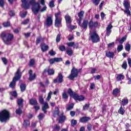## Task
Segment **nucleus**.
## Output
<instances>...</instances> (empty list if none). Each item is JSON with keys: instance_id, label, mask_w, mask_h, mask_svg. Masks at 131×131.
<instances>
[{"instance_id": "nucleus-1", "label": "nucleus", "mask_w": 131, "mask_h": 131, "mask_svg": "<svg viewBox=\"0 0 131 131\" xmlns=\"http://www.w3.org/2000/svg\"><path fill=\"white\" fill-rule=\"evenodd\" d=\"M1 38L3 40L5 45L9 46L11 45V42L10 41H12L14 39V35L8 33L7 31H5L1 33Z\"/></svg>"}, {"instance_id": "nucleus-2", "label": "nucleus", "mask_w": 131, "mask_h": 131, "mask_svg": "<svg viewBox=\"0 0 131 131\" xmlns=\"http://www.w3.org/2000/svg\"><path fill=\"white\" fill-rule=\"evenodd\" d=\"M20 71V68H18L15 74V76L14 77L12 81L9 84L10 88L14 89V88L16 86V81L19 80V79L21 78V77L22 76V74H21Z\"/></svg>"}, {"instance_id": "nucleus-3", "label": "nucleus", "mask_w": 131, "mask_h": 131, "mask_svg": "<svg viewBox=\"0 0 131 131\" xmlns=\"http://www.w3.org/2000/svg\"><path fill=\"white\" fill-rule=\"evenodd\" d=\"M10 118V113L7 110H3L0 112V121L5 122Z\"/></svg>"}, {"instance_id": "nucleus-4", "label": "nucleus", "mask_w": 131, "mask_h": 131, "mask_svg": "<svg viewBox=\"0 0 131 131\" xmlns=\"http://www.w3.org/2000/svg\"><path fill=\"white\" fill-rule=\"evenodd\" d=\"M89 39H91L92 42H99V41H100V36L97 34L96 31H94L93 32L90 33V37H89Z\"/></svg>"}, {"instance_id": "nucleus-5", "label": "nucleus", "mask_w": 131, "mask_h": 131, "mask_svg": "<svg viewBox=\"0 0 131 131\" xmlns=\"http://www.w3.org/2000/svg\"><path fill=\"white\" fill-rule=\"evenodd\" d=\"M78 72H79L78 69L75 68H73L71 70V74L69 75L68 78H69L71 80H73L74 78L78 76Z\"/></svg>"}, {"instance_id": "nucleus-6", "label": "nucleus", "mask_w": 131, "mask_h": 131, "mask_svg": "<svg viewBox=\"0 0 131 131\" xmlns=\"http://www.w3.org/2000/svg\"><path fill=\"white\" fill-rule=\"evenodd\" d=\"M123 5L125 9V10H124V13L127 14L129 16H130V11H129V8H130V4H129V3L126 1H124L123 2Z\"/></svg>"}, {"instance_id": "nucleus-7", "label": "nucleus", "mask_w": 131, "mask_h": 131, "mask_svg": "<svg viewBox=\"0 0 131 131\" xmlns=\"http://www.w3.org/2000/svg\"><path fill=\"white\" fill-rule=\"evenodd\" d=\"M40 10V5L38 3H36L32 7V11L35 15H36Z\"/></svg>"}, {"instance_id": "nucleus-8", "label": "nucleus", "mask_w": 131, "mask_h": 131, "mask_svg": "<svg viewBox=\"0 0 131 131\" xmlns=\"http://www.w3.org/2000/svg\"><path fill=\"white\" fill-rule=\"evenodd\" d=\"M53 25V17L52 16H47L46 22L44 23V26L50 27Z\"/></svg>"}, {"instance_id": "nucleus-9", "label": "nucleus", "mask_w": 131, "mask_h": 131, "mask_svg": "<svg viewBox=\"0 0 131 131\" xmlns=\"http://www.w3.org/2000/svg\"><path fill=\"white\" fill-rule=\"evenodd\" d=\"M63 75L61 73H59L57 78L53 80L54 83H62L63 82Z\"/></svg>"}, {"instance_id": "nucleus-10", "label": "nucleus", "mask_w": 131, "mask_h": 131, "mask_svg": "<svg viewBox=\"0 0 131 131\" xmlns=\"http://www.w3.org/2000/svg\"><path fill=\"white\" fill-rule=\"evenodd\" d=\"M98 22L95 21L94 23L93 20H91L89 21L88 25L90 29H93L94 28L98 27Z\"/></svg>"}, {"instance_id": "nucleus-11", "label": "nucleus", "mask_w": 131, "mask_h": 131, "mask_svg": "<svg viewBox=\"0 0 131 131\" xmlns=\"http://www.w3.org/2000/svg\"><path fill=\"white\" fill-rule=\"evenodd\" d=\"M113 26H112V25L111 24H109L107 27H106V34H105V36H109V35H110V34H111V32H112V30L111 29H112Z\"/></svg>"}, {"instance_id": "nucleus-12", "label": "nucleus", "mask_w": 131, "mask_h": 131, "mask_svg": "<svg viewBox=\"0 0 131 131\" xmlns=\"http://www.w3.org/2000/svg\"><path fill=\"white\" fill-rule=\"evenodd\" d=\"M73 99H74L75 101H79V102H81V101H83V100H84L85 98L83 96H79L78 94H76Z\"/></svg>"}, {"instance_id": "nucleus-13", "label": "nucleus", "mask_w": 131, "mask_h": 131, "mask_svg": "<svg viewBox=\"0 0 131 131\" xmlns=\"http://www.w3.org/2000/svg\"><path fill=\"white\" fill-rule=\"evenodd\" d=\"M66 23L67 26L68 25H70L72 23V20L71 19V16L69 15V14H67L65 17Z\"/></svg>"}, {"instance_id": "nucleus-14", "label": "nucleus", "mask_w": 131, "mask_h": 131, "mask_svg": "<svg viewBox=\"0 0 131 131\" xmlns=\"http://www.w3.org/2000/svg\"><path fill=\"white\" fill-rule=\"evenodd\" d=\"M29 80L32 81V80H34V79H35L36 77V74L34 73L33 75H32V70H30L29 71Z\"/></svg>"}, {"instance_id": "nucleus-15", "label": "nucleus", "mask_w": 131, "mask_h": 131, "mask_svg": "<svg viewBox=\"0 0 131 131\" xmlns=\"http://www.w3.org/2000/svg\"><path fill=\"white\" fill-rule=\"evenodd\" d=\"M40 48L42 52H47L49 50V46L46 45L45 43H41L40 45Z\"/></svg>"}, {"instance_id": "nucleus-16", "label": "nucleus", "mask_w": 131, "mask_h": 131, "mask_svg": "<svg viewBox=\"0 0 131 131\" xmlns=\"http://www.w3.org/2000/svg\"><path fill=\"white\" fill-rule=\"evenodd\" d=\"M89 120H91V118L89 117H82L80 118L79 121L80 122H82V123H85L88 122Z\"/></svg>"}, {"instance_id": "nucleus-17", "label": "nucleus", "mask_w": 131, "mask_h": 131, "mask_svg": "<svg viewBox=\"0 0 131 131\" xmlns=\"http://www.w3.org/2000/svg\"><path fill=\"white\" fill-rule=\"evenodd\" d=\"M21 2L22 8H24V9H28L29 8V5H27V3H28V0H21Z\"/></svg>"}, {"instance_id": "nucleus-18", "label": "nucleus", "mask_w": 131, "mask_h": 131, "mask_svg": "<svg viewBox=\"0 0 131 131\" xmlns=\"http://www.w3.org/2000/svg\"><path fill=\"white\" fill-rule=\"evenodd\" d=\"M43 105L42 107V110L44 112L45 114H47V109H49L50 107L49 106V104L47 102H45Z\"/></svg>"}, {"instance_id": "nucleus-19", "label": "nucleus", "mask_w": 131, "mask_h": 131, "mask_svg": "<svg viewBox=\"0 0 131 131\" xmlns=\"http://www.w3.org/2000/svg\"><path fill=\"white\" fill-rule=\"evenodd\" d=\"M46 72H48V75H54L55 74V71L53 69H50V70H44L43 72H42V74H45Z\"/></svg>"}, {"instance_id": "nucleus-20", "label": "nucleus", "mask_w": 131, "mask_h": 131, "mask_svg": "<svg viewBox=\"0 0 131 131\" xmlns=\"http://www.w3.org/2000/svg\"><path fill=\"white\" fill-rule=\"evenodd\" d=\"M30 105H33L34 106H37L38 105V103L37 102V100L36 99L32 98L29 100Z\"/></svg>"}, {"instance_id": "nucleus-21", "label": "nucleus", "mask_w": 131, "mask_h": 131, "mask_svg": "<svg viewBox=\"0 0 131 131\" xmlns=\"http://www.w3.org/2000/svg\"><path fill=\"white\" fill-rule=\"evenodd\" d=\"M88 24H89V20L84 19L83 21L81 27L84 29H86V28H88Z\"/></svg>"}, {"instance_id": "nucleus-22", "label": "nucleus", "mask_w": 131, "mask_h": 131, "mask_svg": "<svg viewBox=\"0 0 131 131\" xmlns=\"http://www.w3.org/2000/svg\"><path fill=\"white\" fill-rule=\"evenodd\" d=\"M61 23H62V19L61 18L55 19V27H59V26L61 25Z\"/></svg>"}, {"instance_id": "nucleus-23", "label": "nucleus", "mask_w": 131, "mask_h": 131, "mask_svg": "<svg viewBox=\"0 0 131 131\" xmlns=\"http://www.w3.org/2000/svg\"><path fill=\"white\" fill-rule=\"evenodd\" d=\"M84 15V11H81L80 12L78 13V16L79 17V18H78V19L80 20V21H82V18H83Z\"/></svg>"}, {"instance_id": "nucleus-24", "label": "nucleus", "mask_w": 131, "mask_h": 131, "mask_svg": "<svg viewBox=\"0 0 131 131\" xmlns=\"http://www.w3.org/2000/svg\"><path fill=\"white\" fill-rule=\"evenodd\" d=\"M64 115V113H61V116L60 117L59 120V123H63L65 121L66 117Z\"/></svg>"}, {"instance_id": "nucleus-25", "label": "nucleus", "mask_w": 131, "mask_h": 131, "mask_svg": "<svg viewBox=\"0 0 131 131\" xmlns=\"http://www.w3.org/2000/svg\"><path fill=\"white\" fill-rule=\"evenodd\" d=\"M35 0H31V1H29L28 0V3L27 4V5H29V8H25L26 9H29V8H30V5L31 6H32V7H33V6H34V5H35Z\"/></svg>"}, {"instance_id": "nucleus-26", "label": "nucleus", "mask_w": 131, "mask_h": 131, "mask_svg": "<svg viewBox=\"0 0 131 131\" xmlns=\"http://www.w3.org/2000/svg\"><path fill=\"white\" fill-rule=\"evenodd\" d=\"M68 93L70 95V97H72L73 98H74L75 95L76 94L75 92H73V91H72V89H71V88H69L68 89Z\"/></svg>"}, {"instance_id": "nucleus-27", "label": "nucleus", "mask_w": 131, "mask_h": 131, "mask_svg": "<svg viewBox=\"0 0 131 131\" xmlns=\"http://www.w3.org/2000/svg\"><path fill=\"white\" fill-rule=\"evenodd\" d=\"M106 56L108 57V58H113L114 56V53L111 52L110 51L106 52Z\"/></svg>"}, {"instance_id": "nucleus-28", "label": "nucleus", "mask_w": 131, "mask_h": 131, "mask_svg": "<svg viewBox=\"0 0 131 131\" xmlns=\"http://www.w3.org/2000/svg\"><path fill=\"white\" fill-rule=\"evenodd\" d=\"M23 125L25 127H27V126H29L30 125V122L29 120H24Z\"/></svg>"}, {"instance_id": "nucleus-29", "label": "nucleus", "mask_w": 131, "mask_h": 131, "mask_svg": "<svg viewBox=\"0 0 131 131\" xmlns=\"http://www.w3.org/2000/svg\"><path fill=\"white\" fill-rule=\"evenodd\" d=\"M119 93H120V90L118 89V88H116L113 91V95L114 96H117Z\"/></svg>"}, {"instance_id": "nucleus-30", "label": "nucleus", "mask_w": 131, "mask_h": 131, "mask_svg": "<svg viewBox=\"0 0 131 131\" xmlns=\"http://www.w3.org/2000/svg\"><path fill=\"white\" fill-rule=\"evenodd\" d=\"M17 105H18L19 107H23V99L21 98L18 99L17 100Z\"/></svg>"}, {"instance_id": "nucleus-31", "label": "nucleus", "mask_w": 131, "mask_h": 131, "mask_svg": "<svg viewBox=\"0 0 131 131\" xmlns=\"http://www.w3.org/2000/svg\"><path fill=\"white\" fill-rule=\"evenodd\" d=\"M118 113H119V114H121L122 115H123V114L125 113V110L123 109V107H122V106H121L120 107L119 110H118Z\"/></svg>"}, {"instance_id": "nucleus-32", "label": "nucleus", "mask_w": 131, "mask_h": 131, "mask_svg": "<svg viewBox=\"0 0 131 131\" xmlns=\"http://www.w3.org/2000/svg\"><path fill=\"white\" fill-rule=\"evenodd\" d=\"M20 89L21 92L23 93V92H24L26 90V85L25 84L22 83L20 85Z\"/></svg>"}, {"instance_id": "nucleus-33", "label": "nucleus", "mask_w": 131, "mask_h": 131, "mask_svg": "<svg viewBox=\"0 0 131 131\" xmlns=\"http://www.w3.org/2000/svg\"><path fill=\"white\" fill-rule=\"evenodd\" d=\"M125 50H126L127 52H129V51H130V44H129V43H126L125 46Z\"/></svg>"}, {"instance_id": "nucleus-34", "label": "nucleus", "mask_w": 131, "mask_h": 131, "mask_svg": "<svg viewBox=\"0 0 131 131\" xmlns=\"http://www.w3.org/2000/svg\"><path fill=\"white\" fill-rule=\"evenodd\" d=\"M124 79V76L123 75L120 74L118 75L117 77V79L118 81L121 80V79Z\"/></svg>"}, {"instance_id": "nucleus-35", "label": "nucleus", "mask_w": 131, "mask_h": 131, "mask_svg": "<svg viewBox=\"0 0 131 131\" xmlns=\"http://www.w3.org/2000/svg\"><path fill=\"white\" fill-rule=\"evenodd\" d=\"M128 104V99H123L122 101V105L123 106H125Z\"/></svg>"}, {"instance_id": "nucleus-36", "label": "nucleus", "mask_w": 131, "mask_h": 131, "mask_svg": "<svg viewBox=\"0 0 131 131\" xmlns=\"http://www.w3.org/2000/svg\"><path fill=\"white\" fill-rule=\"evenodd\" d=\"M67 54L69 56H72V54H73V51H72V49L71 48H69L67 50Z\"/></svg>"}, {"instance_id": "nucleus-37", "label": "nucleus", "mask_w": 131, "mask_h": 131, "mask_svg": "<svg viewBox=\"0 0 131 131\" xmlns=\"http://www.w3.org/2000/svg\"><path fill=\"white\" fill-rule=\"evenodd\" d=\"M21 108L22 107L19 106L15 111V113L16 114H18V115H20L22 114V110H21Z\"/></svg>"}, {"instance_id": "nucleus-38", "label": "nucleus", "mask_w": 131, "mask_h": 131, "mask_svg": "<svg viewBox=\"0 0 131 131\" xmlns=\"http://www.w3.org/2000/svg\"><path fill=\"white\" fill-rule=\"evenodd\" d=\"M62 96V99H63L64 100H67V99H68V94H67L66 92H63Z\"/></svg>"}, {"instance_id": "nucleus-39", "label": "nucleus", "mask_w": 131, "mask_h": 131, "mask_svg": "<svg viewBox=\"0 0 131 131\" xmlns=\"http://www.w3.org/2000/svg\"><path fill=\"white\" fill-rule=\"evenodd\" d=\"M45 117V114L42 113H40L38 116V118L39 120H42V119Z\"/></svg>"}, {"instance_id": "nucleus-40", "label": "nucleus", "mask_w": 131, "mask_h": 131, "mask_svg": "<svg viewBox=\"0 0 131 131\" xmlns=\"http://www.w3.org/2000/svg\"><path fill=\"white\" fill-rule=\"evenodd\" d=\"M122 67L123 69H125V70H126V68H127V63L126 62V61L123 62L122 65Z\"/></svg>"}, {"instance_id": "nucleus-41", "label": "nucleus", "mask_w": 131, "mask_h": 131, "mask_svg": "<svg viewBox=\"0 0 131 131\" xmlns=\"http://www.w3.org/2000/svg\"><path fill=\"white\" fill-rule=\"evenodd\" d=\"M71 122L72 126H75V125L77 124V121L74 119L72 120Z\"/></svg>"}, {"instance_id": "nucleus-42", "label": "nucleus", "mask_w": 131, "mask_h": 131, "mask_svg": "<svg viewBox=\"0 0 131 131\" xmlns=\"http://www.w3.org/2000/svg\"><path fill=\"white\" fill-rule=\"evenodd\" d=\"M11 96H13L14 98H17L18 97V94H17V92L13 91L10 93Z\"/></svg>"}, {"instance_id": "nucleus-43", "label": "nucleus", "mask_w": 131, "mask_h": 131, "mask_svg": "<svg viewBox=\"0 0 131 131\" xmlns=\"http://www.w3.org/2000/svg\"><path fill=\"white\" fill-rule=\"evenodd\" d=\"M101 0H92V3L95 5V6H98L100 4Z\"/></svg>"}, {"instance_id": "nucleus-44", "label": "nucleus", "mask_w": 131, "mask_h": 131, "mask_svg": "<svg viewBox=\"0 0 131 131\" xmlns=\"http://www.w3.org/2000/svg\"><path fill=\"white\" fill-rule=\"evenodd\" d=\"M2 61L3 62L4 65H7L8 64V59L6 57L2 58Z\"/></svg>"}, {"instance_id": "nucleus-45", "label": "nucleus", "mask_w": 131, "mask_h": 131, "mask_svg": "<svg viewBox=\"0 0 131 131\" xmlns=\"http://www.w3.org/2000/svg\"><path fill=\"white\" fill-rule=\"evenodd\" d=\"M122 50H123V45H120V46H118L117 51H118V53H119V52H121V51H122Z\"/></svg>"}, {"instance_id": "nucleus-46", "label": "nucleus", "mask_w": 131, "mask_h": 131, "mask_svg": "<svg viewBox=\"0 0 131 131\" xmlns=\"http://www.w3.org/2000/svg\"><path fill=\"white\" fill-rule=\"evenodd\" d=\"M74 106V104L73 103H71L69 105V107L67 108V110H68V111L71 110V109H73Z\"/></svg>"}, {"instance_id": "nucleus-47", "label": "nucleus", "mask_w": 131, "mask_h": 131, "mask_svg": "<svg viewBox=\"0 0 131 131\" xmlns=\"http://www.w3.org/2000/svg\"><path fill=\"white\" fill-rule=\"evenodd\" d=\"M59 49L61 51V52H64V51L66 50V47L64 46H60L59 47Z\"/></svg>"}, {"instance_id": "nucleus-48", "label": "nucleus", "mask_w": 131, "mask_h": 131, "mask_svg": "<svg viewBox=\"0 0 131 131\" xmlns=\"http://www.w3.org/2000/svg\"><path fill=\"white\" fill-rule=\"evenodd\" d=\"M52 94H53V93L52 92V91H50L48 93V97L46 98L47 101H50V99H51V96H52Z\"/></svg>"}, {"instance_id": "nucleus-49", "label": "nucleus", "mask_w": 131, "mask_h": 131, "mask_svg": "<svg viewBox=\"0 0 131 131\" xmlns=\"http://www.w3.org/2000/svg\"><path fill=\"white\" fill-rule=\"evenodd\" d=\"M61 40V34H58L56 37V42H59Z\"/></svg>"}, {"instance_id": "nucleus-50", "label": "nucleus", "mask_w": 131, "mask_h": 131, "mask_svg": "<svg viewBox=\"0 0 131 131\" xmlns=\"http://www.w3.org/2000/svg\"><path fill=\"white\" fill-rule=\"evenodd\" d=\"M10 21H7L3 23V26L4 27H10Z\"/></svg>"}, {"instance_id": "nucleus-51", "label": "nucleus", "mask_w": 131, "mask_h": 131, "mask_svg": "<svg viewBox=\"0 0 131 131\" xmlns=\"http://www.w3.org/2000/svg\"><path fill=\"white\" fill-rule=\"evenodd\" d=\"M50 8H54L55 7V4H54V1H51L49 3Z\"/></svg>"}, {"instance_id": "nucleus-52", "label": "nucleus", "mask_w": 131, "mask_h": 131, "mask_svg": "<svg viewBox=\"0 0 131 131\" xmlns=\"http://www.w3.org/2000/svg\"><path fill=\"white\" fill-rule=\"evenodd\" d=\"M92 127H93V125H92V124H89L88 125H87V129L89 131L92 130Z\"/></svg>"}, {"instance_id": "nucleus-53", "label": "nucleus", "mask_w": 131, "mask_h": 131, "mask_svg": "<svg viewBox=\"0 0 131 131\" xmlns=\"http://www.w3.org/2000/svg\"><path fill=\"white\" fill-rule=\"evenodd\" d=\"M41 41V37H38L37 38L36 40V45H38Z\"/></svg>"}, {"instance_id": "nucleus-54", "label": "nucleus", "mask_w": 131, "mask_h": 131, "mask_svg": "<svg viewBox=\"0 0 131 131\" xmlns=\"http://www.w3.org/2000/svg\"><path fill=\"white\" fill-rule=\"evenodd\" d=\"M60 112H59V108L58 107H55V111L54 112V114L55 115H59Z\"/></svg>"}, {"instance_id": "nucleus-55", "label": "nucleus", "mask_w": 131, "mask_h": 131, "mask_svg": "<svg viewBox=\"0 0 131 131\" xmlns=\"http://www.w3.org/2000/svg\"><path fill=\"white\" fill-rule=\"evenodd\" d=\"M5 6V1L4 0H0V7L4 8Z\"/></svg>"}, {"instance_id": "nucleus-56", "label": "nucleus", "mask_w": 131, "mask_h": 131, "mask_svg": "<svg viewBox=\"0 0 131 131\" xmlns=\"http://www.w3.org/2000/svg\"><path fill=\"white\" fill-rule=\"evenodd\" d=\"M126 40V37H123L120 40V43H123Z\"/></svg>"}, {"instance_id": "nucleus-57", "label": "nucleus", "mask_w": 131, "mask_h": 131, "mask_svg": "<svg viewBox=\"0 0 131 131\" xmlns=\"http://www.w3.org/2000/svg\"><path fill=\"white\" fill-rule=\"evenodd\" d=\"M74 42H69L67 43V45L68 47H73L74 46Z\"/></svg>"}, {"instance_id": "nucleus-58", "label": "nucleus", "mask_w": 131, "mask_h": 131, "mask_svg": "<svg viewBox=\"0 0 131 131\" xmlns=\"http://www.w3.org/2000/svg\"><path fill=\"white\" fill-rule=\"evenodd\" d=\"M49 54L50 56H55L56 55V52L52 50L51 51H49Z\"/></svg>"}, {"instance_id": "nucleus-59", "label": "nucleus", "mask_w": 131, "mask_h": 131, "mask_svg": "<svg viewBox=\"0 0 131 131\" xmlns=\"http://www.w3.org/2000/svg\"><path fill=\"white\" fill-rule=\"evenodd\" d=\"M60 14H61V12H58L55 13V19H59V16H60Z\"/></svg>"}, {"instance_id": "nucleus-60", "label": "nucleus", "mask_w": 131, "mask_h": 131, "mask_svg": "<svg viewBox=\"0 0 131 131\" xmlns=\"http://www.w3.org/2000/svg\"><path fill=\"white\" fill-rule=\"evenodd\" d=\"M39 101L41 104H45V103H43V98L42 96L39 97Z\"/></svg>"}, {"instance_id": "nucleus-61", "label": "nucleus", "mask_w": 131, "mask_h": 131, "mask_svg": "<svg viewBox=\"0 0 131 131\" xmlns=\"http://www.w3.org/2000/svg\"><path fill=\"white\" fill-rule=\"evenodd\" d=\"M35 62V61L34 60V59H31L30 61V66H33V65H34Z\"/></svg>"}, {"instance_id": "nucleus-62", "label": "nucleus", "mask_w": 131, "mask_h": 131, "mask_svg": "<svg viewBox=\"0 0 131 131\" xmlns=\"http://www.w3.org/2000/svg\"><path fill=\"white\" fill-rule=\"evenodd\" d=\"M54 61H55V62H61V61H62V58H54Z\"/></svg>"}, {"instance_id": "nucleus-63", "label": "nucleus", "mask_w": 131, "mask_h": 131, "mask_svg": "<svg viewBox=\"0 0 131 131\" xmlns=\"http://www.w3.org/2000/svg\"><path fill=\"white\" fill-rule=\"evenodd\" d=\"M90 89L91 90L95 89V83L92 82L90 83Z\"/></svg>"}, {"instance_id": "nucleus-64", "label": "nucleus", "mask_w": 131, "mask_h": 131, "mask_svg": "<svg viewBox=\"0 0 131 131\" xmlns=\"http://www.w3.org/2000/svg\"><path fill=\"white\" fill-rule=\"evenodd\" d=\"M67 27L68 28H69L70 29H75V26H72L71 24L70 25H68V26H67Z\"/></svg>"}]
</instances>
